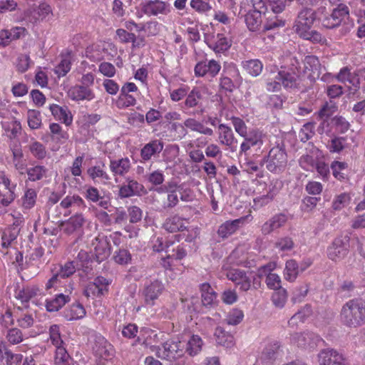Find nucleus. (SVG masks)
Returning <instances> with one entry per match:
<instances>
[{
    "label": "nucleus",
    "instance_id": "obj_41",
    "mask_svg": "<svg viewBox=\"0 0 365 365\" xmlns=\"http://www.w3.org/2000/svg\"><path fill=\"white\" fill-rule=\"evenodd\" d=\"M86 312L84 307L80 303H74L64 312L65 317L69 320H78L86 316Z\"/></svg>",
    "mask_w": 365,
    "mask_h": 365
},
{
    "label": "nucleus",
    "instance_id": "obj_36",
    "mask_svg": "<svg viewBox=\"0 0 365 365\" xmlns=\"http://www.w3.org/2000/svg\"><path fill=\"white\" fill-rule=\"evenodd\" d=\"M70 301V297L63 294H56L55 297L46 299V308L48 312H57Z\"/></svg>",
    "mask_w": 365,
    "mask_h": 365
},
{
    "label": "nucleus",
    "instance_id": "obj_21",
    "mask_svg": "<svg viewBox=\"0 0 365 365\" xmlns=\"http://www.w3.org/2000/svg\"><path fill=\"white\" fill-rule=\"evenodd\" d=\"M318 358L319 365H346L343 354L333 349L322 350Z\"/></svg>",
    "mask_w": 365,
    "mask_h": 365
},
{
    "label": "nucleus",
    "instance_id": "obj_6",
    "mask_svg": "<svg viewBox=\"0 0 365 365\" xmlns=\"http://www.w3.org/2000/svg\"><path fill=\"white\" fill-rule=\"evenodd\" d=\"M96 356L95 365H110L114 356L113 346L103 336H98L95 340L93 347Z\"/></svg>",
    "mask_w": 365,
    "mask_h": 365
},
{
    "label": "nucleus",
    "instance_id": "obj_47",
    "mask_svg": "<svg viewBox=\"0 0 365 365\" xmlns=\"http://www.w3.org/2000/svg\"><path fill=\"white\" fill-rule=\"evenodd\" d=\"M28 148L34 158L39 160L46 158L47 155V150L46 146L43 143L34 140L29 143Z\"/></svg>",
    "mask_w": 365,
    "mask_h": 365
},
{
    "label": "nucleus",
    "instance_id": "obj_24",
    "mask_svg": "<svg viewBox=\"0 0 365 365\" xmlns=\"http://www.w3.org/2000/svg\"><path fill=\"white\" fill-rule=\"evenodd\" d=\"M109 169L117 182V177H123L127 175L131 169V163L128 157L118 159H110Z\"/></svg>",
    "mask_w": 365,
    "mask_h": 365
},
{
    "label": "nucleus",
    "instance_id": "obj_50",
    "mask_svg": "<svg viewBox=\"0 0 365 365\" xmlns=\"http://www.w3.org/2000/svg\"><path fill=\"white\" fill-rule=\"evenodd\" d=\"M3 128L11 139L17 138L21 133V123L14 118L3 125Z\"/></svg>",
    "mask_w": 365,
    "mask_h": 365
},
{
    "label": "nucleus",
    "instance_id": "obj_43",
    "mask_svg": "<svg viewBox=\"0 0 365 365\" xmlns=\"http://www.w3.org/2000/svg\"><path fill=\"white\" fill-rule=\"evenodd\" d=\"M242 66L248 74L254 77L258 76L263 69V64L258 59H250L243 61Z\"/></svg>",
    "mask_w": 365,
    "mask_h": 365
},
{
    "label": "nucleus",
    "instance_id": "obj_60",
    "mask_svg": "<svg viewBox=\"0 0 365 365\" xmlns=\"http://www.w3.org/2000/svg\"><path fill=\"white\" fill-rule=\"evenodd\" d=\"M331 14L340 26L344 19L349 16V9L346 5L340 4L336 8L332 10Z\"/></svg>",
    "mask_w": 365,
    "mask_h": 365
},
{
    "label": "nucleus",
    "instance_id": "obj_14",
    "mask_svg": "<svg viewBox=\"0 0 365 365\" xmlns=\"http://www.w3.org/2000/svg\"><path fill=\"white\" fill-rule=\"evenodd\" d=\"M59 206L64 210V217L80 213L86 207L84 200L78 195H67L61 201Z\"/></svg>",
    "mask_w": 365,
    "mask_h": 365
},
{
    "label": "nucleus",
    "instance_id": "obj_16",
    "mask_svg": "<svg viewBox=\"0 0 365 365\" xmlns=\"http://www.w3.org/2000/svg\"><path fill=\"white\" fill-rule=\"evenodd\" d=\"M335 78L340 83H348L350 91L354 93L358 91L360 88L361 81L359 74L356 72H351V68L349 66L341 68L335 76Z\"/></svg>",
    "mask_w": 365,
    "mask_h": 365
},
{
    "label": "nucleus",
    "instance_id": "obj_29",
    "mask_svg": "<svg viewBox=\"0 0 365 365\" xmlns=\"http://www.w3.org/2000/svg\"><path fill=\"white\" fill-rule=\"evenodd\" d=\"M164 143L160 140H153L145 144L140 150L143 161H148L152 157L159 154L163 149Z\"/></svg>",
    "mask_w": 365,
    "mask_h": 365
},
{
    "label": "nucleus",
    "instance_id": "obj_46",
    "mask_svg": "<svg viewBox=\"0 0 365 365\" xmlns=\"http://www.w3.org/2000/svg\"><path fill=\"white\" fill-rule=\"evenodd\" d=\"M185 128H187L191 130L198 132L200 133L212 135L213 134L212 129L205 127L203 124L194 118H187L184 121Z\"/></svg>",
    "mask_w": 365,
    "mask_h": 365
},
{
    "label": "nucleus",
    "instance_id": "obj_40",
    "mask_svg": "<svg viewBox=\"0 0 365 365\" xmlns=\"http://www.w3.org/2000/svg\"><path fill=\"white\" fill-rule=\"evenodd\" d=\"M259 11H249L245 15V23L250 31H255L259 29L262 24V15Z\"/></svg>",
    "mask_w": 365,
    "mask_h": 365
},
{
    "label": "nucleus",
    "instance_id": "obj_5",
    "mask_svg": "<svg viewBox=\"0 0 365 365\" xmlns=\"http://www.w3.org/2000/svg\"><path fill=\"white\" fill-rule=\"evenodd\" d=\"M266 168L273 174L283 173L287 166L288 156L284 145L272 147L263 159Z\"/></svg>",
    "mask_w": 365,
    "mask_h": 365
},
{
    "label": "nucleus",
    "instance_id": "obj_49",
    "mask_svg": "<svg viewBox=\"0 0 365 365\" xmlns=\"http://www.w3.org/2000/svg\"><path fill=\"white\" fill-rule=\"evenodd\" d=\"M23 360V355L21 354H14L10 350L5 349L1 365H19Z\"/></svg>",
    "mask_w": 365,
    "mask_h": 365
},
{
    "label": "nucleus",
    "instance_id": "obj_56",
    "mask_svg": "<svg viewBox=\"0 0 365 365\" xmlns=\"http://www.w3.org/2000/svg\"><path fill=\"white\" fill-rule=\"evenodd\" d=\"M70 360L71 357L64 346L56 347L55 365H70Z\"/></svg>",
    "mask_w": 365,
    "mask_h": 365
},
{
    "label": "nucleus",
    "instance_id": "obj_57",
    "mask_svg": "<svg viewBox=\"0 0 365 365\" xmlns=\"http://www.w3.org/2000/svg\"><path fill=\"white\" fill-rule=\"evenodd\" d=\"M294 247V242L289 236L279 237L274 243V248L282 252L291 251Z\"/></svg>",
    "mask_w": 365,
    "mask_h": 365
},
{
    "label": "nucleus",
    "instance_id": "obj_62",
    "mask_svg": "<svg viewBox=\"0 0 365 365\" xmlns=\"http://www.w3.org/2000/svg\"><path fill=\"white\" fill-rule=\"evenodd\" d=\"M49 339L55 347L63 346V341L61 336L60 327L57 324H53L49 328Z\"/></svg>",
    "mask_w": 365,
    "mask_h": 365
},
{
    "label": "nucleus",
    "instance_id": "obj_28",
    "mask_svg": "<svg viewBox=\"0 0 365 365\" xmlns=\"http://www.w3.org/2000/svg\"><path fill=\"white\" fill-rule=\"evenodd\" d=\"M68 95L71 99L76 101L84 100L91 101L95 97V95L91 88L81 85H76L71 87L68 90Z\"/></svg>",
    "mask_w": 365,
    "mask_h": 365
},
{
    "label": "nucleus",
    "instance_id": "obj_11",
    "mask_svg": "<svg viewBox=\"0 0 365 365\" xmlns=\"http://www.w3.org/2000/svg\"><path fill=\"white\" fill-rule=\"evenodd\" d=\"M138 91V88L135 83L126 82L120 90V94L117 97L115 105L118 109H125L131 106H134L137 100L130 93Z\"/></svg>",
    "mask_w": 365,
    "mask_h": 365
},
{
    "label": "nucleus",
    "instance_id": "obj_52",
    "mask_svg": "<svg viewBox=\"0 0 365 365\" xmlns=\"http://www.w3.org/2000/svg\"><path fill=\"white\" fill-rule=\"evenodd\" d=\"M101 119V116L96 113H82L77 121L78 124L85 129L95 125Z\"/></svg>",
    "mask_w": 365,
    "mask_h": 365
},
{
    "label": "nucleus",
    "instance_id": "obj_22",
    "mask_svg": "<svg viewBox=\"0 0 365 365\" xmlns=\"http://www.w3.org/2000/svg\"><path fill=\"white\" fill-rule=\"evenodd\" d=\"M189 219L173 214L168 217L163 224V228L170 233L183 232L187 229Z\"/></svg>",
    "mask_w": 365,
    "mask_h": 365
},
{
    "label": "nucleus",
    "instance_id": "obj_55",
    "mask_svg": "<svg viewBox=\"0 0 365 365\" xmlns=\"http://www.w3.org/2000/svg\"><path fill=\"white\" fill-rule=\"evenodd\" d=\"M312 336L311 333H295L292 336L291 341L299 347H305L311 344V341L313 340Z\"/></svg>",
    "mask_w": 365,
    "mask_h": 365
},
{
    "label": "nucleus",
    "instance_id": "obj_23",
    "mask_svg": "<svg viewBox=\"0 0 365 365\" xmlns=\"http://www.w3.org/2000/svg\"><path fill=\"white\" fill-rule=\"evenodd\" d=\"M265 135L259 130H252L246 134L244 141L240 145V153H246L252 147L257 146L261 148L264 143Z\"/></svg>",
    "mask_w": 365,
    "mask_h": 365
},
{
    "label": "nucleus",
    "instance_id": "obj_37",
    "mask_svg": "<svg viewBox=\"0 0 365 365\" xmlns=\"http://www.w3.org/2000/svg\"><path fill=\"white\" fill-rule=\"evenodd\" d=\"M38 292L39 289L36 286H26L16 290L15 297L24 304L36 296Z\"/></svg>",
    "mask_w": 365,
    "mask_h": 365
},
{
    "label": "nucleus",
    "instance_id": "obj_48",
    "mask_svg": "<svg viewBox=\"0 0 365 365\" xmlns=\"http://www.w3.org/2000/svg\"><path fill=\"white\" fill-rule=\"evenodd\" d=\"M37 192L33 188L26 189L24 195L21 197V206L25 210H30L36 205Z\"/></svg>",
    "mask_w": 365,
    "mask_h": 365
},
{
    "label": "nucleus",
    "instance_id": "obj_17",
    "mask_svg": "<svg viewBox=\"0 0 365 365\" xmlns=\"http://www.w3.org/2000/svg\"><path fill=\"white\" fill-rule=\"evenodd\" d=\"M280 345L277 341L268 343L257 359L259 365H274L279 355Z\"/></svg>",
    "mask_w": 365,
    "mask_h": 365
},
{
    "label": "nucleus",
    "instance_id": "obj_2",
    "mask_svg": "<svg viewBox=\"0 0 365 365\" xmlns=\"http://www.w3.org/2000/svg\"><path fill=\"white\" fill-rule=\"evenodd\" d=\"M341 324L348 328H358L365 324V301L361 298L349 299L339 313Z\"/></svg>",
    "mask_w": 365,
    "mask_h": 365
},
{
    "label": "nucleus",
    "instance_id": "obj_7",
    "mask_svg": "<svg viewBox=\"0 0 365 365\" xmlns=\"http://www.w3.org/2000/svg\"><path fill=\"white\" fill-rule=\"evenodd\" d=\"M221 68L220 61L205 58L197 62L194 67V74L197 78L212 81L219 74Z\"/></svg>",
    "mask_w": 365,
    "mask_h": 365
},
{
    "label": "nucleus",
    "instance_id": "obj_18",
    "mask_svg": "<svg viewBox=\"0 0 365 365\" xmlns=\"http://www.w3.org/2000/svg\"><path fill=\"white\" fill-rule=\"evenodd\" d=\"M125 182L119 187L118 195L120 198H127L135 195L140 196L146 192L143 184L134 179L128 178Z\"/></svg>",
    "mask_w": 365,
    "mask_h": 365
},
{
    "label": "nucleus",
    "instance_id": "obj_42",
    "mask_svg": "<svg viewBox=\"0 0 365 365\" xmlns=\"http://www.w3.org/2000/svg\"><path fill=\"white\" fill-rule=\"evenodd\" d=\"M299 272V264L294 259H289L285 263L284 269V278L289 282H294Z\"/></svg>",
    "mask_w": 365,
    "mask_h": 365
},
{
    "label": "nucleus",
    "instance_id": "obj_45",
    "mask_svg": "<svg viewBox=\"0 0 365 365\" xmlns=\"http://www.w3.org/2000/svg\"><path fill=\"white\" fill-rule=\"evenodd\" d=\"M312 313L310 305H305L301 310L294 314L289 320L288 324L291 327H294L298 322L303 323Z\"/></svg>",
    "mask_w": 365,
    "mask_h": 365
},
{
    "label": "nucleus",
    "instance_id": "obj_10",
    "mask_svg": "<svg viewBox=\"0 0 365 365\" xmlns=\"http://www.w3.org/2000/svg\"><path fill=\"white\" fill-rule=\"evenodd\" d=\"M349 237H338L334 239L327 247V257L333 262H339L344 259L349 252Z\"/></svg>",
    "mask_w": 365,
    "mask_h": 365
},
{
    "label": "nucleus",
    "instance_id": "obj_39",
    "mask_svg": "<svg viewBox=\"0 0 365 365\" xmlns=\"http://www.w3.org/2000/svg\"><path fill=\"white\" fill-rule=\"evenodd\" d=\"M202 338L198 335L193 334L186 343L185 354L187 353L191 356H196L202 351Z\"/></svg>",
    "mask_w": 365,
    "mask_h": 365
},
{
    "label": "nucleus",
    "instance_id": "obj_25",
    "mask_svg": "<svg viewBox=\"0 0 365 365\" xmlns=\"http://www.w3.org/2000/svg\"><path fill=\"white\" fill-rule=\"evenodd\" d=\"M73 56V52L70 48H66L61 51L60 53L61 61L54 70L58 77L65 76L70 71Z\"/></svg>",
    "mask_w": 365,
    "mask_h": 365
},
{
    "label": "nucleus",
    "instance_id": "obj_26",
    "mask_svg": "<svg viewBox=\"0 0 365 365\" xmlns=\"http://www.w3.org/2000/svg\"><path fill=\"white\" fill-rule=\"evenodd\" d=\"M287 221L288 217L287 215L284 213L276 214L262 225V233L264 235H269L274 230L284 226Z\"/></svg>",
    "mask_w": 365,
    "mask_h": 365
},
{
    "label": "nucleus",
    "instance_id": "obj_20",
    "mask_svg": "<svg viewBox=\"0 0 365 365\" xmlns=\"http://www.w3.org/2000/svg\"><path fill=\"white\" fill-rule=\"evenodd\" d=\"M0 184H3L7 191L0 192V203L3 206H9L16 198L15 190L16 184L13 183L4 171H0Z\"/></svg>",
    "mask_w": 365,
    "mask_h": 365
},
{
    "label": "nucleus",
    "instance_id": "obj_12",
    "mask_svg": "<svg viewBox=\"0 0 365 365\" xmlns=\"http://www.w3.org/2000/svg\"><path fill=\"white\" fill-rule=\"evenodd\" d=\"M223 269L227 271L225 274L227 279L239 287L240 290L247 292L250 289L252 282L245 271L235 268L228 269L225 265L223 266Z\"/></svg>",
    "mask_w": 365,
    "mask_h": 365
},
{
    "label": "nucleus",
    "instance_id": "obj_32",
    "mask_svg": "<svg viewBox=\"0 0 365 365\" xmlns=\"http://www.w3.org/2000/svg\"><path fill=\"white\" fill-rule=\"evenodd\" d=\"M245 217H240L234 220H227L222 224L217 230L220 237L226 238L234 234L245 221Z\"/></svg>",
    "mask_w": 365,
    "mask_h": 365
},
{
    "label": "nucleus",
    "instance_id": "obj_15",
    "mask_svg": "<svg viewBox=\"0 0 365 365\" xmlns=\"http://www.w3.org/2000/svg\"><path fill=\"white\" fill-rule=\"evenodd\" d=\"M164 289L163 284L158 279L145 284L143 290L145 304L150 307L154 306L155 301L163 294Z\"/></svg>",
    "mask_w": 365,
    "mask_h": 365
},
{
    "label": "nucleus",
    "instance_id": "obj_61",
    "mask_svg": "<svg viewBox=\"0 0 365 365\" xmlns=\"http://www.w3.org/2000/svg\"><path fill=\"white\" fill-rule=\"evenodd\" d=\"M185 99V104L187 108H193L198 104L202 98L201 91L198 88H194L188 94Z\"/></svg>",
    "mask_w": 365,
    "mask_h": 365
},
{
    "label": "nucleus",
    "instance_id": "obj_30",
    "mask_svg": "<svg viewBox=\"0 0 365 365\" xmlns=\"http://www.w3.org/2000/svg\"><path fill=\"white\" fill-rule=\"evenodd\" d=\"M207 45L216 53H223L227 51L232 46V41L225 36L224 34H217L212 40L209 41Z\"/></svg>",
    "mask_w": 365,
    "mask_h": 365
},
{
    "label": "nucleus",
    "instance_id": "obj_51",
    "mask_svg": "<svg viewBox=\"0 0 365 365\" xmlns=\"http://www.w3.org/2000/svg\"><path fill=\"white\" fill-rule=\"evenodd\" d=\"M304 72L318 73L320 70V62L319 58L314 55L306 56L304 61Z\"/></svg>",
    "mask_w": 365,
    "mask_h": 365
},
{
    "label": "nucleus",
    "instance_id": "obj_59",
    "mask_svg": "<svg viewBox=\"0 0 365 365\" xmlns=\"http://www.w3.org/2000/svg\"><path fill=\"white\" fill-rule=\"evenodd\" d=\"M6 339L10 344H18L24 339L23 333L18 328H11L6 333Z\"/></svg>",
    "mask_w": 365,
    "mask_h": 365
},
{
    "label": "nucleus",
    "instance_id": "obj_27",
    "mask_svg": "<svg viewBox=\"0 0 365 365\" xmlns=\"http://www.w3.org/2000/svg\"><path fill=\"white\" fill-rule=\"evenodd\" d=\"M49 110L56 120L61 121L66 126L72 124L73 115L67 106H60L53 103L50 105Z\"/></svg>",
    "mask_w": 365,
    "mask_h": 365
},
{
    "label": "nucleus",
    "instance_id": "obj_64",
    "mask_svg": "<svg viewBox=\"0 0 365 365\" xmlns=\"http://www.w3.org/2000/svg\"><path fill=\"white\" fill-rule=\"evenodd\" d=\"M244 318L243 312L238 309H233L227 315L226 323L229 325H237L240 324Z\"/></svg>",
    "mask_w": 365,
    "mask_h": 365
},
{
    "label": "nucleus",
    "instance_id": "obj_4",
    "mask_svg": "<svg viewBox=\"0 0 365 365\" xmlns=\"http://www.w3.org/2000/svg\"><path fill=\"white\" fill-rule=\"evenodd\" d=\"M163 350L159 346H150L151 351L162 359L173 361L182 357L185 354V343L178 337L168 339L163 344Z\"/></svg>",
    "mask_w": 365,
    "mask_h": 365
},
{
    "label": "nucleus",
    "instance_id": "obj_35",
    "mask_svg": "<svg viewBox=\"0 0 365 365\" xmlns=\"http://www.w3.org/2000/svg\"><path fill=\"white\" fill-rule=\"evenodd\" d=\"M215 337L216 342L226 348H231L235 346V339L232 334L225 331V329L220 327L216 328L215 331Z\"/></svg>",
    "mask_w": 365,
    "mask_h": 365
},
{
    "label": "nucleus",
    "instance_id": "obj_53",
    "mask_svg": "<svg viewBox=\"0 0 365 365\" xmlns=\"http://www.w3.org/2000/svg\"><path fill=\"white\" fill-rule=\"evenodd\" d=\"M351 197L348 192H342L334 197L331 207L334 210H341L349 205Z\"/></svg>",
    "mask_w": 365,
    "mask_h": 365
},
{
    "label": "nucleus",
    "instance_id": "obj_8",
    "mask_svg": "<svg viewBox=\"0 0 365 365\" xmlns=\"http://www.w3.org/2000/svg\"><path fill=\"white\" fill-rule=\"evenodd\" d=\"M279 81L272 82L268 84L269 92H278L282 86L285 89H293L297 87L298 75L292 69L282 68L278 71Z\"/></svg>",
    "mask_w": 365,
    "mask_h": 365
},
{
    "label": "nucleus",
    "instance_id": "obj_9",
    "mask_svg": "<svg viewBox=\"0 0 365 365\" xmlns=\"http://www.w3.org/2000/svg\"><path fill=\"white\" fill-rule=\"evenodd\" d=\"M112 247L108 236L98 234L91 243V252L98 262H102L108 259L111 253Z\"/></svg>",
    "mask_w": 365,
    "mask_h": 365
},
{
    "label": "nucleus",
    "instance_id": "obj_1",
    "mask_svg": "<svg viewBox=\"0 0 365 365\" xmlns=\"http://www.w3.org/2000/svg\"><path fill=\"white\" fill-rule=\"evenodd\" d=\"M315 19L316 14L313 9H304L299 13L293 29L301 38L323 45L327 42L326 38L319 31L312 29Z\"/></svg>",
    "mask_w": 365,
    "mask_h": 365
},
{
    "label": "nucleus",
    "instance_id": "obj_33",
    "mask_svg": "<svg viewBox=\"0 0 365 365\" xmlns=\"http://www.w3.org/2000/svg\"><path fill=\"white\" fill-rule=\"evenodd\" d=\"M85 220L81 213L74 214L68 220L61 225L64 232L70 235L79 230L83 225Z\"/></svg>",
    "mask_w": 365,
    "mask_h": 365
},
{
    "label": "nucleus",
    "instance_id": "obj_38",
    "mask_svg": "<svg viewBox=\"0 0 365 365\" xmlns=\"http://www.w3.org/2000/svg\"><path fill=\"white\" fill-rule=\"evenodd\" d=\"M112 260L118 265L125 267L131 264L132 255L126 248H118L114 251Z\"/></svg>",
    "mask_w": 365,
    "mask_h": 365
},
{
    "label": "nucleus",
    "instance_id": "obj_3",
    "mask_svg": "<svg viewBox=\"0 0 365 365\" xmlns=\"http://www.w3.org/2000/svg\"><path fill=\"white\" fill-rule=\"evenodd\" d=\"M164 190L167 193V197L163 207L165 210L175 207L180 200L182 202H190L195 199L194 191L184 183L178 184L175 182H169L164 186Z\"/></svg>",
    "mask_w": 365,
    "mask_h": 365
},
{
    "label": "nucleus",
    "instance_id": "obj_54",
    "mask_svg": "<svg viewBox=\"0 0 365 365\" xmlns=\"http://www.w3.org/2000/svg\"><path fill=\"white\" fill-rule=\"evenodd\" d=\"M168 130L174 140H181L187 133L184 123L182 124L178 122H173L171 123L168 128Z\"/></svg>",
    "mask_w": 365,
    "mask_h": 365
},
{
    "label": "nucleus",
    "instance_id": "obj_63",
    "mask_svg": "<svg viewBox=\"0 0 365 365\" xmlns=\"http://www.w3.org/2000/svg\"><path fill=\"white\" fill-rule=\"evenodd\" d=\"M348 165L346 163L339 162L336 160L333 161L331 165V168L332 170L334 177L340 181L344 180L345 175L341 171L346 169Z\"/></svg>",
    "mask_w": 365,
    "mask_h": 365
},
{
    "label": "nucleus",
    "instance_id": "obj_34",
    "mask_svg": "<svg viewBox=\"0 0 365 365\" xmlns=\"http://www.w3.org/2000/svg\"><path fill=\"white\" fill-rule=\"evenodd\" d=\"M201 300L204 306L212 305L217 299V293L212 288L209 283H202L200 286Z\"/></svg>",
    "mask_w": 365,
    "mask_h": 365
},
{
    "label": "nucleus",
    "instance_id": "obj_44",
    "mask_svg": "<svg viewBox=\"0 0 365 365\" xmlns=\"http://www.w3.org/2000/svg\"><path fill=\"white\" fill-rule=\"evenodd\" d=\"M48 169L41 165H36L30 167L26 170L28 180L31 182H36L46 177Z\"/></svg>",
    "mask_w": 365,
    "mask_h": 365
},
{
    "label": "nucleus",
    "instance_id": "obj_19",
    "mask_svg": "<svg viewBox=\"0 0 365 365\" xmlns=\"http://www.w3.org/2000/svg\"><path fill=\"white\" fill-rule=\"evenodd\" d=\"M218 139L222 145L227 147L230 152L234 153L237 149V140L235 138L232 130L225 124L218 126Z\"/></svg>",
    "mask_w": 365,
    "mask_h": 365
},
{
    "label": "nucleus",
    "instance_id": "obj_58",
    "mask_svg": "<svg viewBox=\"0 0 365 365\" xmlns=\"http://www.w3.org/2000/svg\"><path fill=\"white\" fill-rule=\"evenodd\" d=\"M28 125L30 128L35 130L41 126V116L39 111L36 110H29L27 115Z\"/></svg>",
    "mask_w": 365,
    "mask_h": 365
},
{
    "label": "nucleus",
    "instance_id": "obj_13",
    "mask_svg": "<svg viewBox=\"0 0 365 365\" xmlns=\"http://www.w3.org/2000/svg\"><path fill=\"white\" fill-rule=\"evenodd\" d=\"M140 6L142 11L148 16H166L171 10L170 4L161 0H145Z\"/></svg>",
    "mask_w": 365,
    "mask_h": 365
},
{
    "label": "nucleus",
    "instance_id": "obj_31",
    "mask_svg": "<svg viewBox=\"0 0 365 365\" xmlns=\"http://www.w3.org/2000/svg\"><path fill=\"white\" fill-rule=\"evenodd\" d=\"M87 173L93 181H99L104 185L110 182L111 180L109 174L106 172L104 163L89 168Z\"/></svg>",
    "mask_w": 365,
    "mask_h": 365
}]
</instances>
